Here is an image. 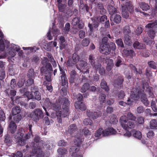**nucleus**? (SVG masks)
I'll use <instances>...</instances> for the list:
<instances>
[{"label": "nucleus", "mask_w": 157, "mask_h": 157, "mask_svg": "<svg viewBox=\"0 0 157 157\" xmlns=\"http://www.w3.org/2000/svg\"><path fill=\"white\" fill-rule=\"evenodd\" d=\"M58 103L53 105V109L56 111V116L58 122L61 123L62 118H64L69 115V101L66 98H60L58 99Z\"/></svg>", "instance_id": "nucleus-1"}, {"label": "nucleus", "mask_w": 157, "mask_h": 157, "mask_svg": "<svg viewBox=\"0 0 157 157\" xmlns=\"http://www.w3.org/2000/svg\"><path fill=\"white\" fill-rule=\"evenodd\" d=\"M127 117L125 115L122 116L120 120L122 127L125 130L128 128H133L135 127L133 122L131 121H135L136 117L131 112H128L127 114Z\"/></svg>", "instance_id": "nucleus-2"}, {"label": "nucleus", "mask_w": 157, "mask_h": 157, "mask_svg": "<svg viewBox=\"0 0 157 157\" xmlns=\"http://www.w3.org/2000/svg\"><path fill=\"white\" fill-rule=\"evenodd\" d=\"M75 144L76 147H72L70 148V152L72 154L73 157H82V153L78 152L80 144L83 140L82 138V134L81 133H77L75 136Z\"/></svg>", "instance_id": "nucleus-3"}, {"label": "nucleus", "mask_w": 157, "mask_h": 157, "mask_svg": "<svg viewBox=\"0 0 157 157\" xmlns=\"http://www.w3.org/2000/svg\"><path fill=\"white\" fill-rule=\"evenodd\" d=\"M108 40L107 37H104L100 46V52L106 55L110 53L111 50L114 51L116 48L115 44L114 43L110 42L109 44H107Z\"/></svg>", "instance_id": "nucleus-4"}, {"label": "nucleus", "mask_w": 157, "mask_h": 157, "mask_svg": "<svg viewBox=\"0 0 157 157\" xmlns=\"http://www.w3.org/2000/svg\"><path fill=\"white\" fill-rule=\"evenodd\" d=\"M146 30L151 39H154L155 36V32H157V21L148 24L146 26Z\"/></svg>", "instance_id": "nucleus-5"}, {"label": "nucleus", "mask_w": 157, "mask_h": 157, "mask_svg": "<svg viewBox=\"0 0 157 157\" xmlns=\"http://www.w3.org/2000/svg\"><path fill=\"white\" fill-rule=\"evenodd\" d=\"M33 136L32 133L29 132L25 136L23 133L19 132L15 136L14 138L20 145L23 146L25 144L26 140Z\"/></svg>", "instance_id": "nucleus-6"}, {"label": "nucleus", "mask_w": 157, "mask_h": 157, "mask_svg": "<svg viewBox=\"0 0 157 157\" xmlns=\"http://www.w3.org/2000/svg\"><path fill=\"white\" fill-rule=\"evenodd\" d=\"M117 131L113 128L110 127L103 130L102 128H99L95 132V136L96 137H99L101 135L102 136H106L116 134Z\"/></svg>", "instance_id": "nucleus-7"}, {"label": "nucleus", "mask_w": 157, "mask_h": 157, "mask_svg": "<svg viewBox=\"0 0 157 157\" xmlns=\"http://www.w3.org/2000/svg\"><path fill=\"white\" fill-rule=\"evenodd\" d=\"M121 9L122 16L125 18H127L129 16L127 10L130 13H132L133 11L132 5L130 2H126L125 5H122Z\"/></svg>", "instance_id": "nucleus-8"}, {"label": "nucleus", "mask_w": 157, "mask_h": 157, "mask_svg": "<svg viewBox=\"0 0 157 157\" xmlns=\"http://www.w3.org/2000/svg\"><path fill=\"white\" fill-rule=\"evenodd\" d=\"M30 116L33 121L37 122L40 119L43 118L44 114L42 111L40 109H37L31 113Z\"/></svg>", "instance_id": "nucleus-9"}, {"label": "nucleus", "mask_w": 157, "mask_h": 157, "mask_svg": "<svg viewBox=\"0 0 157 157\" xmlns=\"http://www.w3.org/2000/svg\"><path fill=\"white\" fill-rule=\"evenodd\" d=\"M133 94H135V96L138 95V97L136 98V100L137 98H139L140 96L141 98V100L142 102L146 106H147L149 105V101L147 100V98L146 95L145 94H144V91L143 90L142 91H139V89H135V90L132 91Z\"/></svg>", "instance_id": "nucleus-10"}, {"label": "nucleus", "mask_w": 157, "mask_h": 157, "mask_svg": "<svg viewBox=\"0 0 157 157\" xmlns=\"http://www.w3.org/2000/svg\"><path fill=\"white\" fill-rule=\"evenodd\" d=\"M41 63L44 66L40 69L41 73L44 72L45 70L46 69L48 71L52 70V65L50 63H48V59L47 57H44Z\"/></svg>", "instance_id": "nucleus-11"}, {"label": "nucleus", "mask_w": 157, "mask_h": 157, "mask_svg": "<svg viewBox=\"0 0 157 157\" xmlns=\"http://www.w3.org/2000/svg\"><path fill=\"white\" fill-rule=\"evenodd\" d=\"M131 92V94L130 96V98H128L127 100V103L124 102L123 101H121L119 102L120 105L124 106H125L127 104L128 105H131L132 104V103L135 101L136 98H138V95L135 96V94H132V91Z\"/></svg>", "instance_id": "nucleus-12"}, {"label": "nucleus", "mask_w": 157, "mask_h": 157, "mask_svg": "<svg viewBox=\"0 0 157 157\" xmlns=\"http://www.w3.org/2000/svg\"><path fill=\"white\" fill-rule=\"evenodd\" d=\"M10 49V51L8 52L9 56L12 57L15 56L16 52H18L20 50V48L17 45L11 44Z\"/></svg>", "instance_id": "nucleus-13"}, {"label": "nucleus", "mask_w": 157, "mask_h": 157, "mask_svg": "<svg viewBox=\"0 0 157 157\" xmlns=\"http://www.w3.org/2000/svg\"><path fill=\"white\" fill-rule=\"evenodd\" d=\"M28 76L29 78L27 80L25 84L26 86H29L33 83V79L35 78L34 72L33 70L32 69L29 70L28 74Z\"/></svg>", "instance_id": "nucleus-14"}, {"label": "nucleus", "mask_w": 157, "mask_h": 157, "mask_svg": "<svg viewBox=\"0 0 157 157\" xmlns=\"http://www.w3.org/2000/svg\"><path fill=\"white\" fill-rule=\"evenodd\" d=\"M34 140V142H36V145H38V146H37V147H36L35 146L33 147V150L32 151L33 153V154H35V153H34L33 152L34 149H35V151H37V153H39V152H38V149H40L41 151H42L41 150V149L40 147V145H42V146H43V144H44V142L43 140H42L39 141L40 137L37 136H35Z\"/></svg>", "instance_id": "nucleus-15"}, {"label": "nucleus", "mask_w": 157, "mask_h": 157, "mask_svg": "<svg viewBox=\"0 0 157 157\" xmlns=\"http://www.w3.org/2000/svg\"><path fill=\"white\" fill-rule=\"evenodd\" d=\"M86 114L89 117L93 119H96L101 117V115L100 111L98 110L97 111L94 112L90 110H87L86 111Z\"/></svg>", "instance_id": "nucleus-16"}, {"label": "nucleus", "mask_w": 157, "mask_h": 157, "mask_svg": "<svg viewBox=\"0 0 157 157\" xmlns=\"http://www.w3.org/2000/svg\"><path fill=\"white\" fill-rule=\"evenodd\" d=\"M94 58V57L93 55H90L89 56V61L92 67H94L95 70H97L99 68L101 67V65L99 63L95 65Z\"/></svg>", "instance_id": "nucleus-17"}, {"label": "nucleus", "mask_w": 157, "mask_h": 157, "mask_svg": "<svg viewBox=\"0 0 157 157\" xmlns=\"http://www.w3.org/2000/svg\"><path fill=\"white\" fill-rule=\"evenodd\" d=\"M92 21H93V24L89 23L88 24V27L89 28L90 31L92 32L93 30V28H96L98 26L99 24V21L98 20V18L95 17L94 18H91Z\"/></svg>", "instance_id": "nucleus-18"}, {"label": "nucleus", "mask_w": 157, "mask_h": 157, "mask_svg": "<svg viewBox=\"0 0 157 157\" xmlns=\"http://www.w3.org/2000/svg\"><path fill=\"white\" fill-rule=\"evenodd\" d=\"M60 73L62 74L61 76V80L62 81V85L63 86L66 85L67 83V79L64 70L60 68Z\"/></svg>", "instance_id": "nucleus-19"}, {"label": "nucleus", "mask_w": 157, "mask_h": 157, "mask_svg": "<svg viewBox=\"0 0 157 157\" xmlns=\"http://www.w3.org/2000/svg\"><path fill=\"white\" fill-rule=\"evenodd\" d=\"M75 108L78 109L82 111H85L86 109V106L84 103L79 101L76 102L75 104Z\"/></svg>", "instance_id": "nucleus-20"}, {"label": "nucleus", "mask_w": 157, "mask_h": 157, "mask_svg": "<svg viewBox=\"0 0 157 157\" xmlns=\"http://www.w3.org/2000/svg\"><path fill=\"white\" fill-rule=\"evenodd\" d=\"M124 54L126 56H129L130 57L132 58L136 55V53L132 49H124L123 51Z\"/></svg>", "instance_id": "nucleus-21"}, {"label": "nucleus", "mask_w": 157, "mask_h": 157, "mask_svg": "<svg viewBox=\"0 0 157 157\" xmlns=\"http://www.w3.org/2000/svg\"><path fill=\"white\" fill-rule=\"evenodd\" d=\"M38 87L36 86H34L31 89V91L32 92L34 93V97L38 101L41 99V98L40 94L39 91H37Z\"/></svg>", "instance_id": "nucleus-22"}, {"label": "nucleus", "mask_w": 157, "mask_h": 157, "mask_svg": "<svg viewBox=\"0 0 157 157\" xmlns=\"http://www.w3.org/2000/svg\"><path fill=\"white\" fill-rule=\"evenodd\" d=\"M110 20L113 21L115 23L118 24L121 21V17L119 15L116 14L110 16Z\"/></svg>", "instance_id": "nucleus-23"}, {"label": "nucleus", "mask_w": 157, "mask_h": 157, "mask_svg": "<svg viewBox=\"0 0 157 157\" xmlns=\"http://www.w3.org/2000/svg\"><path fill=\"white\" fill-rule=\"evenodd\" d=\"M58 103V100H56V102L54 103H52L48 98H46L44 101V105L48 108H52L53 109V105L56 103Z\"/></svg>", "instance_id": "nucleus-24"}, {"label": "nucleus", "mask_w": 157, "mask_h": 157, "mask_svg": "<svg viewBox=\"0 0 157 157\" xmlns=\"http://www.w3.org/2000/svg\"><path fill=\"white\" fill-rule=\"evenodd\" d=\"M133 46L135 49L139 50L144 49L145 48V45L136 40L133 43Z\"/></svg>", "instance_id": "nucleus-25"}, {"label": "nucleus", "mask_w": 157, "mask_h": 157, "mask_svg": "<svg viewBox=\"0 0 157 157\" xmlns=\"http://www.w3.org/2000/svg\"><path fill=\"white\" fill-rule=\"evenodd\" d=\"M87 65V62L83 60H80L78 64L76 65L77 69L79 70L84 68Z\"/></svg>", "instance_id": "nucleus-26"}, {"label": "nucleus", "mask_w": 157, "mask_h": 157, "mask_svg": "<svg viewBox=\"0 0 157 157\" xmlns=\"http://www.w3.org/2000/svg\"><path fill=\"white\" fill-rule=\"evenodd\" d=\"M78 76V75L76 74V72L75 70H73L71 71L70 73L71 77L69 79L70 82L71 83H73L77 77Z\"/></svg>", "instance_id": "nucleus-27"}, {"label": "nucleus", "mask_w": 157, "mask_h": 157, "mask_svg": "<svg viewBox=\"0 0 157 157\" xmlns=\"http://www.w3.org/2000/svg\"><path fill=\"white\" fill-rule=\"evenodd\" d=\"M17 128V125L13 122L11 121L9 125L8 129L12 133H13L15 132Z\"/></svg>", "instance_id": "nucleus-28"}, {"label": "nucleus", "mask_w": 157, "mask_h": 157, "mask_svg": "<svg viewBox=\"0 0 157 157\" xmlns=\"http://www.w3.org/2000/svg\"><path fill=\"white\" fill-rule=\"evenodd\" d=\"M131 132L135 138L139 140L141 138L142 134L140 131H136L135 129H133L131 131Z\"/></svg>", "instance_id": "nucleus-29"}, {"label": "nucleus", "mask_w": 157, "mask_h": 157, "mask_svg": "<svg viewBox=\"0 0 157 157\" xmlns=\"http://www.w3.org/2000/svg\"><path fill=\"white\" fill-rule=\"evenodd\" d=\"M143 89L145 90V92H148L149 96L151 98L153 97L154 95L151 92V90L153 88L149 86L148 85L146 86L145 87L144 85L143 86Z\"/></svg>", "instance_id": "nucleus-30"}, {"label": "nucleus", "mask_w": 157, "mask_h": 157, "mask_svg": "<svg viewBox=\"0 0 157 157\" xmlns=\"http://www.w3.org/2000/svg\"><path fill=\"white\" fill-rule=\"evenodd\" d=\"M100 86L101 88L104 90L106 92H107L109 91V89L107 86V83L104 79L101 80Z\"/></svg>", "instance_id": "nucleus-31"}, {"label": "nucleus", "mask_w": 157, "mask_h": 157, "mask_svg": "<svg viewBox=\"0 0 157 157\" xmlns=\"http://www.w3.org/2000/svg\"><path fill=\"white\" fill-rule=\"evenodd\" d=\"M4 142L8 146H10L12 142V140L10 135L8 134H6L5 135L4 137Z\"/></svg>", "instance_id": "nucleus-32"}, {"label": "nucleus", "mask_w": 157, "mask_h": 157, "mask_svg": "<svg viewBox=\"0 0 157 157\" xmlns=\"http://www.w3.org/2000/svg\"><path fill=\"white\" fill-rule=\"evenodd\" d=\"M77 127L75 124H71L69 127L68 132L72 135L76 132Z\"/></svg>", "instance_id": "nucleus-33"}, {"label": "nucleus", "mask_w": 157, "mask_h": 157, "mask_svg": "<svg viewBox=\"0 0 157 157\" xmlns=\"http://www.w3.org/2000/svg\"><path fill=\"white\" fill-rule=\"evenodd\" d=\"M107 9L111 16H112V15L116 14V13L117 12L116 9L112 5H109Z\"/></svg>", "instance_id": "nucleus-34"}, {"label": "nucleus", "mask_w": 157, "mask_h": 157, "mask_svg": "<svg viewBox=\"0 0 157 157\" xmlns=\"http://www.w3.org/2000/svg\"><path fill=\"white\" fill-rule=\"evenodd\" d=\"M124 43L126 45H130L132 44L131 37L128 35H124Z\"/></svg>", "instance_id": "nucleus-35"}, {"label": "nucleus", "mask_w": 157, "mask_h": 157, "mask_svg": "<svg viewBox=\"0 0 157 157\" xmlns=\"http://www.w3.org/2000/svg\"><path fill=\"white\" fill-rule=\"evenodd\" d=\"M8 43V42L5 40L0 39V51H3L5 49V46Z\"/></svg>", "instance_id": "nucleus-36"}, {"label": "nucleus", "mask_w": 157, "mask_h": 157, "mask_svg": "<svg viewBox=\"0 0 157 157\" xmlns=\"http://www.w3.org/2000/svg\"><path fill=\"white\" fill-rule=\"evenodd\" d=\"M52 70L51 71H48L47 69L45 70V72L42 73H44L45 76V79L48 82H50L51 81V71H52Z\"/></svg>", "instance_id": "nucleus-37"}, {"label": "nucleus", "mask_w": 157, "mask_h": 157, "mask_svg": "<svg viewBox=\"0 0 157 157\" xmlns=\"http://www.w3.org/2000/svg\"><path fill=\"white\" fill-rule=\"evenodd\" d=\"M140 7L143 10L146 11L150 9V6L145 3L141 2L139 3Z\"/></svg>", "instance_id": "nucleus-38"}, {"label": "nucleus", "mask_w": 157, "mask_h": 157, "mask_svg": "<svg viewBox=\"0 0 157 157\" xmlns=\"http://www.w3.org/2000/svg\"><path fill=\"white\" fill-rule=\"evenodd\" d=\"M150 126L151 129H154L157 127V120L153 119L150 121Z\"/></svg>", "instance_id": "nucleus-39"}, {"label": "nucleus", "mask_w": 157, "mask_h": 157, "mask_svg": "<svg viewBox=\"0 0 157 157\" xmlns=\"http://www.w3.org/2000/svg\"><path fill=\"white\" fill-rule=\"evenodd\" d=\"M20 109L19 107H15L13 108L12 110V114L13 116L16 115L20 112Z\"/></svg>", "instance_id": "nucleus-40"}, {"label": "nucleus", "mask_w": 157, "mask_h": 157, "mask_svg": "<svg viewBox=\"0 0 157 157\" xmlns=\"http://www.w3.org/2000/svg\"><path fill=\"white\" fill-rule=\"evenodd\" d=\"M90 42V39L88 38H84L81 42V44L83 47H87V46Z\"/></svg>", "instance_id": "nucleus-41"}, {"label": "nucleus", "mask_w": 157, "mask_h": 157, "mask_svg": "<svg viewBox=\"0 0 157 157\" xmlns=\"http://www.w3.org/2000/svg\"><path fill=\"white\" fill-rule=\"evenodd\" d=\"M66 6L62 3H59L58 5L59 10L60 12H66V10L67 9Z\"/></svg>", "instance_id": "nucleus-42"}, {"label": "nucleus", "mask_w": 157, "mask_h": 157, "mask_svg": "<svg viewBox=\"0 0 157 157\" xmlns=\"http://www.w3.org/2000/svg\"><path fill=\"white\" fill-rule=\"evenodd\" d=\"M57 152L59 155L62 156V155L66 154L67 153V150L63 147H60L57 150Z\"/></svg>", "instance_id": "nucleus-43"}, {"label": "nucleus", "mask_w": 157, "mask_h": 157, "mask_svg": "<svg viewBox=\"0 0 157 157\" xmlns=\"http://www.w3.org/2000/svg\"><path fill=\"white\" fill-rule=\"evenodd\" d=\"M143 41L146 43L147 45L151 46L155 43V42L151 40H150L147 37L143 38Z\"/></svg>", "instance_id": "nucleus-44"}, {"label": "nucleus", "mask_w": 157, "mask_h": 157, "mask_svg": "<svg viewBox=\"0 0 157 157\" xmlns=\"http://www.w3.org/2000/svg\"><path fill=\"white\" fill-rule=\"evenodd\" d=\"M79 8L80 9L82 10L86 9V10L87 12H88L89 10V7L88 5L86 4L84 5L83 3V1H80V5L79 6Z\"/></svg>", "instance_id": "nucleus-45"}, {"label": "nucleus", "mask_w": 157, "mask_h": 157, "mask_svg": "<svg viewBox=\"0 0 157 157\" xmlns=\"http://www.w3.org/2000/svg\"><path fill=\"white\" fill-rule=\"evenodd\" d=\"M89 87V83H84L81 89V92L82 93L85 92L88 90Z\"/></svg>", "instance_id": "nucleus-46"}, {"label": "nucleus", "mask_w": 157, "mask_h": 157, "mask_svg": "<svg viewBox=\"0 0 157 157\" xmlns=\"http://www.w3.org/2000/svg\"><path fill=\"white\" fill-rule=\"evenodd\" d=\"M73 61L75 63L78 62L80 59L79 56L76 53H74L72 56Z\"/></svg>", "instance_id": "nucleus-47"}, {"label": "nucleus", "mask_w": 157, "mask_h": 157, "mask_svg": "<svg viewBox=\"0 0 157 157\" xmlns=\"http://www.w3.org/2000/svg\"><path fill=\"white\" fill-rule=\"evenodd\" d=\"M96 7L101 10L100 11L101 14L105 13L106 10L103 8V5L101 3H98Z\"/></svg>", "instance_id": "nucleus-48"}, {"label": "nucleus", "mask_w": 157, "mask_h": 157, "mask_svg": "<svg viewBox=\"0 0 157 157\" xmlns=\"http://www.w3.org/2000/svg\"><path fill=\"white\" fill-rule=\"evenodd\" d=\"M44 122L46 125H49L50 123H52L53 121L51 119L50 120L48 117H45L44 118Z\"/></svg>", "instance_id": "nucleus-49"}, {"label": "nucleus", "mask_w": 157, "mask_h": 157, "mask_svg": "<svg viewBox=\"0 0 157 157\" xmlns=\"http://www.w3.org/2000/svg\"><path fill=\"white\" fill-rule=\"evenodd\" d=\"M106 97V95L104 94H100L99 99L101 102L104 103L105 102V99Z\"/></svg>", "instance_id": "nucleus-50"}, {"label": "nucleus", "mask_w": 157, "mask_h": 157, "mask_svg": "<svg viewBox=\"0 0 157 157\" xmlns=\"http://www.w3.org/2000/svg\"><path fill=\"white\" fill-rule=\"evenodd\" d=\"M151 105L153 110L155 112H157V107H156V103L155 101L152 100L151 101Z\"/></svg>", "instance_id": "nucleus-51"}, {"label": "nucleus", "mask_w": 157, "mask_h": 157, "mask_svg": "<svg viewBox=\"0 0 157 157\" xmlns=\"http://www.w3.org/2000/svg\"><path fill=\"white\" fill-rule=\"evenodd\" d=\"M122 63L121 58L120 57H118L115 61V66L117 67H119Z\"/></svg>", "instance_id": "nucleus-52"}, {"label": "nucleus", "mask_w": 157, "mask_h": 157, "mask_svg": "<svg viewBox=\"0 0 157 157\" xmlns=\"http://www.w3.org/2000/svg\"><path fill=\"white\" fill-rule=\"evenodd\" d=\"M96 18H98V20L97 21H99L98 20H100V22L102 23H104V22L106 21L107 20V17L106 15H103L101 16L100 18H99V17H96ZM99 22V21H98Z\"/></svg>", "instance_id": "nucleus-53"}, {"label": "nucleus", "mask_w": 157, "mask_h": 157, "mask_svg": "<svg viewBox=\"0 0 157 157\" xmlns=\"http://www.w3.org/2000/svg\"><path fill=\"white\" fill-rule=\"evenodd\" d=\"M54 144L50 142V141H48L47 142L46 144V147L48 149H52L53 148Z\"/></svg>", "instance_id": "nucleus-54"}, {"label": "nucleus", "mask_w": 157, "mask_h": 157, "mask_svg": "<svg viewBox=\"0 0 157 157\" xmlns=\"http://www.w3.org/2000/svg\"><path fill=\"white\" fill-rule=\"evenodd\" d=\"M123 33L124 35H128L130 33V31L128 26H126L124 28Z\"/></svg>", "instance_id": "nucleus-55"}, {"label": "nucleus", "mask_w": 157, "mask_h": 157, "mask_svg": "<svg viewBox=\"0 0 157 157\" xmlns=\"http://www.w3.org/2000/svg\"><path fill=\"white\" fill-rule=\"evenodd\" d=\"M25 95L29 99H32L34 98V96L30 92H26L25 93Z\"/></svg>", "instance_id": "nucleus-56"}, {"label": "nucleus", "mask_w": 157, "mask_h": 157, "mask_svg": "<svg viewBox=\"0 0 157 157\" xmlns=\"http://www.w3.org/2000/svg\"><path fill=\"white\" fill-rule=\"evenodd\" d=\"M113 111V109L112 107L108 106L106 109V113L105 112L103 113L104 116H106L107 113H111Z\"/></svg>", "instance_id": "nucleus-57"}, {"label": "nucleus", "mask_w": 157, "mask_h": 157, "mask_svg": "<svg viewBox=\"0 0 157 157\" xmlns=\"http://www.w3.org/2000/svg\"><path fill=\"white\" fill-rule=\"evenodd\" d=\"M125 96V94L124 91H120L118 94V98L119 99H122L124 98Z\"/></svg>", "instance_id": "nucleus-58"}, {"label": "nucleus", "mask_w": 157, "mask_h": 157, "mask_svg": "<svg viewBox=\"0 0 157 157\" xmlns=\"http://www.w3.org/2000/svg\"><path fill=\"white\" fill-rule=\"evenodd\" d=\"M22 117L20 114H18L13 117L14 121L16 122H18L21 120Z\"/></svg>", "instance_id": "nucleus-59"}, {"label": "nucleus", "mask_w": 157, "mask_h": 157, "mask_svg": "<svg viewBox=\"0 0 157 157\" xmlns=\"http://www.w3.org/2000/svg\"><path fill=\"white\" fill-rule=\"evenodd\" d=\"M144 111V109L142 106H140L137 108L136 111L138 113H142Z\"/></svg>", "instance_id": "nucleus-60"}, {"label": "nucleus", "mask_w": 157, "mask_h": 157, "mask_svg": "<svg viewBox=\"0 0 157 157\" xmlns=\"http://www.w3.org/2000/svg\"><path fill=\"white\" fill-rule=\"evenodd\" d=\"M84 124L86 125H91L92 123V121L89 118H86L83 121Z\"/></svg>", "instance_id": "nucleus-61"}, {"label": "nucleus", "mask_w": 157, "mask_h": 157, "mask_svg": "<svg viewBox=\"0 0 157 157\" xmlns=\"http://www.w3.org/2000/svg\"><path fill=\"white\" fill-rule=\"evenodd\" d=\"M148 64L149 67H151L153 69H156V63L153 61H150L148 63Z\"/></svg>", "instance_id": "nucleus-62"}, {"label": "nucleus", "mask_w": 157, "mask_h": 157, "mask_svg": "<svg viewBox=\"0 0 157 157\" xmlns=\"http://www.w3.org/2000/svg\"><path fill=\"white\" fill-rule=\"evenodd\" d=\"M79 21V19L78 17L74 18L72 21V24L74 25H77Z\"/></svg>", "instance_id": "nucleus-63"}, {"label": "nucleus", "mask_w": 157, "mask_h": 157, "mask_svg": "<svg viewBox=\"0 0 157 157\" xmlns=\"http://www.w3.org/2000/svg\"><path fill=\"white\" fill-rule=\"evenodd\" d=\"M11 155L12 157H22L23 155L21 152L18 151L17 152L16 155L13 153Z\"/></svg>", "instance_id": "nucleus-64"}]
</instances>
